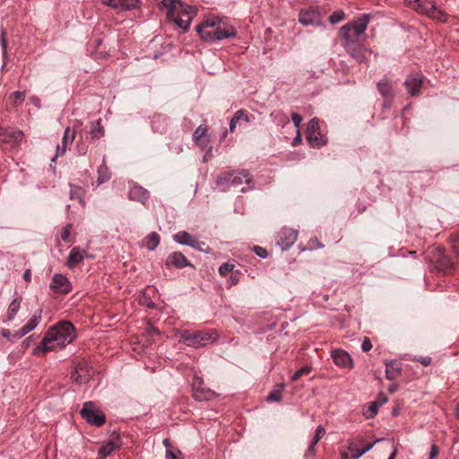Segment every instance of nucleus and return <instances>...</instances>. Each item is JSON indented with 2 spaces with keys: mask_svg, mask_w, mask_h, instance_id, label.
I'll return each instance as SVG.
<instances>
[{
  "mask_svg": "<svg viewBox=\"0 0 459 459\" xmlns=\"http://www.w3.org/2000/svg\"><path fill=\"white\" fill-rule=\"evenodd\" d=\"M173 239L179 245L188 246L196 250H202L204 242L198 241L192 235H190L187 231L181 230L178 233L174 234Z\"/></svg>",
  "mask_w": 459,
  "mask_h": 459,
  "instance_id": "nucleus-12",
  "label": "nucleus"
},
{
  "mask_svg": "<svg viewBox=\"0 0 459 459\" xmlns=\"http://www.w3.org/2000/svg\"><path fill=\"white\" fill-rule=\"evenodd\" d=\"M377 89L384 99H394L395 97L394 84L386 77L377 82Z\"/></svg>",
  "mask_w": 459,
  "mask_h": 459,
  "instance_id": "nucleus-23",
  "label": "nucleus"
},
{
  "mask_svg": "<svg viewBox=\"0 0 459 459\" xmlns=\"http://www.w3.org/2000/svg\"><path fill=\"white\" fill-rule=\"evenodd\" d=\"M71 378L76 382V383H82L83 382V379L82 378V377L78 374L77 372V369H75L74 372H72L71 374Z\"/></svg>",
  "mask_w": 459,
  "mask_h": 459,
  "instance_id": "nucleus-62",
  "label": "nucleus"
},
{
  "mask_svg": "<svg viewBox=\"0 0 459 459\" xmlns=\"http://www.w3.org/2000/svg\"><path fill=\"white\" fill-rule=\"evenodd\" d=\"M374 444L375 443H368V445H366L365 446H363V448H361L360 452H358V454L354 455V457L359 458V457H360V455H364V453L370 451V449H372Z\"/></svg>",
  "mask_w": 459,
  "mask_h": 459,
  "instance_id": "nucleus-56",
  "label": "nucleus"
},
{
  "mask_svg": "<svg viewBox=\"0 0 459 459\" xmlns=\"http://www.w3.org/2000/svg\"><path fill=\"white\" fill-rule=\"evenodd\" d=\"M402 363L397 360L385 361V377L388 380H395L401 376Z\"/></svg>",
  "mask_w": 459,
  "mask_h": 459,
  "instance_id": "nucleus-25",
  "label": "nucleus"
},
{
  "mask_svg": "<svg viewBox=\"0 0 459 459\" xmlns=\"http://www.w3.org/2000/svg\"><path fill=\"white\" fill-rule=\"evenodd\" d=\"M1 334L4 338L8 339L9 341H14L16 340L14 338V333H12L9 329H3L1 332Z\"/></svg>",
  "mask_w": 459,
  "mask_h": 459,
  "instance_id": "nucleus-58",
  "label": "nucleus"
},
{
  "mask_svg": "<svg viewBox=\"0 0 459 459\" xmlns=\"http://www.w3.org/2000/svg\"><path fill=\"white\" fill-rule=\"evenodd\" d=\"M195 30L200 38L206 42H213L236 37L235 28L225 23H223L222 27L218 26L213 30H203L202 26H196Z\"/></svg>",
  "mask_w": 459,
  "mask_h": 459,
  "instance_id": "nucleus-5",
  "label": "nucleus"
},
{
  "mask_svg": "<svg viewBox=\"0 0 459 459\" xmlns=\"http://www.w3.org/2000/svg\"><path fill=\"white\" fill-rule=\"evenodd\" d=\"M222 22V19L219 16H212L205 19L201 24H198L197 26H202L203 30L207 29H215Z\"/></svg>",
  "mask_w": 459,
  "mask_h": 459,
  "instance_id": "nucleus-34",
  "label": "nucleus"
},
{
  "mask_svg": "<svg viewBox=\"0 0 459 459\" xmlns=\"http://www.w3.org/2000/svg\"><path fill=\"white\" fill-rule=\"evenodd\" d=\"M394 104V99H384V101L382 103V108L384 109H390Z\"/></svg>",
  "mask_w": 459,
  "mask_h": 459,
  "instance_id": "nucleus-61",
  "label": "nucleus"
},
{
  "mask_svg": "<svg viewBox=\"0 0 459 459\" xmlns=\"http://www.w3.org/2000/svg\"><path fill=\"white\" fill-rule=\"evenodd\" d=\"M238 281H239V273H238V271L233 272L230 275L229 280H228V282H229L230 286L236 285L237 283H238Z\"/></svg>",
  "mask_w": 459,
  "mask_h": 459,
  "instance_id": "nucleus-51",
  "label": "nucleus"
},
{
  "mask_svg": "<svg viewBox=\"0 0 459 459\" xmlns=\"http://www.w3.org/2000/svg\"><path fill=\"white\" fill-rule=\"evenodd\" d=\"M144 334L150 338L152 335H160V332L158 328L153 326L151 323H148L146 328L144 329Z\"/></svg>",
  "mask_w": 459,
  "mask_h": 459,
  "instance_id": "nucleus-45",
  "label": "nucleus"
},
{
  "mask_svg": "<svg viewBox=\"0 0 459 459\" xmlns=\"http://www.w3.org/2000/svg\"><path fill=\"white\" fill-rule=\"evenodd\" d=\"M165 265L168 268L173 266L177 269H182L186 266L193 267V264L181 252L170 253L165 261Z\"/></svg>",
  "mask_w": 459,
  "mask_h": 459,
  "instance_id": "nucleus-14",
  "label": "nucleus"
},
{
  "mask_svg": "<svg viewBox=\"0 0 459 459\" xmlns=\"http://www.w3.org/2000/svg\"><path fill=\"white\" fill-rule=\"evenodd\" d=\"M105 130L101 126V120L98 119L95 123H91V129L90 131V135L91 139H100L104 136Z\"/></svg>",
  "mask_w": 459,
  "mask_h": 459,
  "instance_id": "nucleus-31",
  "label": "nucleus"
},
{
  "mask_svg": "<svg viewBox=\"0 0 459 459\" xmlns=\"http://www.w3.org/2000/svg\"><path fill=\"white\" fill-rule=\"evenodd\" d=\"M319 129L320 128L317 124V148H320V146L325 145V143H327L326 136H325V134H322Z\"/></svg>",
  "mask_w": 459,
  "mask_h": 459,
  "instance_id": "nucleus-50",
  "label": "nucleus"
},
{
  "mask_svg": "<svg viewBox=\"0 0 459 459\" xmlns=\"http://www.w3.org/2000/svg\"><path fill=\"white\" fill-rule=\"evenodd\" d=\"M344 18H345V13H344V11H342V10L334 11L333 13H332L328 16V20L331 24H336V22H339V21L344 20Z\"/></svg>",
  "mask_w": 459,
  "mask_h": 459,
  "instance_id": "nucleus-42",
  "label": "nucleus"
},
{
  "mask_svg": "<svg viewBox=\"0 0 459 459\" xmlns=\"http://www.w3.org/2000/svg\"><path fill=\"white\" fill-rule=\"evenodd\" d=\"M161 4L167 10V20L174 19V15L183 14L186 18H194L196 14V10L193 6L184 4L181 0H163Z\"/></svg>",
  "mask_w": 459,
  "mask_h": 459,
  "instance_id": "nucleus-6",
  "label": "nucleus"
},
{
  "mask_svg": "<svg viewBox=\"0 0 459 459\" xmlns=\"http://www.w3.org/2000/svg\"><path fill=\"white\" fill-rule=\"evenodd\" d=\"M207 131V126L201 125L195 130L193 134L194 142L202 149L206 148L209 143Z\"/></svg>",
  "mask_w": 459,
  "mask_h": 459,
  "instance_id": "nucleus-24",
  "label": "nucleus"
},
{
  "mask_svg": "<svg viewBox=\"0 0 459 459\" xmlns=\"http://www.w3.org/2000/svg\"><path fill=\"white\" fill-rule=\"evenodd\" d=\"M316 21V11L312 8L302 9L299 14V22L304 26L313 25Z\"/></svg>",
  "mask_w": 459,
  "mask_h": 459,
  "instance_id": "nucleus-27",
  "label": "nucleus"
},
{
  "mask_svg": "<svg viewBox=\"0 0 459 459\" xmlns=\"http://www.w3.org/2000/svg\"><path fill=\"white\" fill-rule=\"evenodd\" d=\"M231 186L239 187L242 193H245L254 187L251 174L247 169L234 170Z\"/></svg>",
  "mask_w": 459,
  "mask_h": 459,
  "instance_id": "nucleus-8",
  "label": "nucleus"
},
{
  "mask_svg": "<svg viewBox=\"0 0 459 459\" xmlns=\"http://www.w3.org/2000/svg\"><path fill=\"white\" fill-rule=\"evenodd\" d=\"M386 401H388V398L385 394H384V393L378 394L377 398L378 409L381 405H383V403H386Z\"/></svg>",
  "mask_w": 459,
  "mask_h": 459,
  "instance_id": "nucleus-59",
  "label": "nucleus"
},
{
  "mask_svg": "<svg viewBox=\"0 0 459 459\" xmlns=\"http://www.w3.org/2000/svg\"><path fill=\"white\" fill-rule=\"evenodd\" d=\"M20 305H21V300L18 299H14L11 302V304L9 305V307H8V311H7L8 320L11 321L14 318L15 315L19 311Z\"/></svg>",
  "mask_w": 459,
  "mask_h": 459,
  "instance_id": "nucleus-39",
  "label": "nucleus"
},
{
  "mask_svg": "<svg viewBox=\"0 0 459 459\" xmlns=\"http://www.w3.org/2000/svg\"><path fill=\"white\" fill-rule=\"evenodd\" d=\"M372 342L369 339V337H364L361 342V349L363 351H368L370 349H372Z\"/></svg>",
  "mask_w": 459,
  "mask_h": 459,
  "instance_id": "nucleus-52",
  "label": "nucleus"
},
{
  "mask_svg": "<svg viewBox=\"0 0 459 459\" xmlns=\"http://www.w3.org/2000/svg\"><path fill=\"white\" fill-rule=\"evenodd\" d=\"M0 44L3 51L4 58L7 56V40L5 39V31L4 30H1L0 34Z\"/></svg>",
  "mask_w": 459,
  "mask_h": 459,
  "instance_id": "nucleus-47",
  "label": "nucleus"
},
{
  "mask_svg": "<svg viewBox=\"0 0 459 459\" xmlns=\"http://www.w3.org/2000/svg\"><path fill=\"white\" fill-rule=\"evenodd\" d=\"M348 449H349V451H350V452H351V458H352V459H356V458H355V455H356V453H359V452H360V451H361V450H360V448H359V446H357V445H356V443H355V442H351V443H349V445H348Z\"/></svg>",
  "mask_w": 459,
  "mask_h": 459,
  "instance_id": "nucleus-54",
  "label": "nucleus"
},
{
  "mask_svg": "<svg viewBox=\"0 0 459 459\" xmlns=\"http://www.w3.org/2000/svg\"><path fill=\"white\" fill-rule=\"evenodd\" d=\"M315 446H316V436L313 437V439L311 440V442L309 444L308 454L306 455L307 457L314 456V448H315Z\"/></svg>",
  "mask_w": 459,
  "mask_h": 459,
  "instance_id": "nucleus-60",
  "label": "nucleus"
},
{
  "mask_svg": "<svg viewBox=\"0 0 459 459\" xmlns=\"http://www.w3.org/2000/svg\"><path fill=\"white\" fill-rule=\"evenodd\" d=\"M193 18L190 16L186 19H183L180 15H174V19L169 20L170 22H174L179 28H181L185 32L189 30V26Z\"/></svg>",
  "mask_w": 459,
  "mask_h": 459,
  "instance_id": "nucleus-37",
  "label": "nucleus"
},
{
  "mask_svg": "<svg viewBox=\"0 0 459 459\" xmlns=\"http://www.w3.org/2000/svg\"><path fill=\"white\" fill-rule=\"evenodd\" d=\"M409 6L419 13L426 14L431 19L446 22L447 13L437 7L434 0H407Z\"/></svg>",
  "mask_w": 459,
  "mask_h": 459,
  "instance_id": "nucleus-4",
  "label": "nucleus"
},
{
  "mask_svg": "<svg viewBox=\"0 0 459 459\" xmlns=\"http://www.w3.org/2000/svg\"><path fill=\"white\" fill-rule=\"evenodd\" d=\"M86 254L85 250H82L79 247H74L67 257L66 265L71 269L74 268L83 260Z\"/></svg>",
  "mask_w": 459,
  "mask_h": 459,
  "instance_id": "nucleus-26",
  "label": "nucleus"
},
{
  "mask_svg": "<svg viewBox=\"0 0 459 459\" xmlns=\"http://www.w3.org/2000/svg\"><path fill=\"white\" fill-rule=\"evenodd\" d=\"M41 315H42V310L38 309L32 315V316L30 318V320L27 322V324L25 325H23L18 331L14 332V338L21 339L22 337H23L24 335H26L27 333H29L30 332L34 330L38 326L39 322L41 321Z\"/></svg>",
  "mask_w": 459,
  "mask_h": 459,
  "instance_id": "nucleus-13",
  "label": "nucleus"
},
{
  "mask_svg": "<svg viewBox=\"0 0 459 459\" xmlns=\"http://www.w3.org/2000/svg\"><path fill=\"white\" fill-rule=\"evenodd\" d=\"M440 453V448L437 445H431L430 446V451H429V459H435L437 457V455Z\"/></svg>",
  "mask_w": 459,
  "mask_h": 459,
  "instance_id": "nucleus-55",
  "label": "nucleus"
},
{
  "mask_svg": "<svg viewBox=\"0 0 459 459\" xmlns=\"http://www.w3.org/2000/svg\"><path fill=\"white\" fill-rule=\"evenodd\" d=\"M313 369L312 366H305L297 370L290 377L291 381H296L301 377L308 375Z\"/></svg>",
  "mask_w": 459,
  "mask_h": 459,
  "instance_id": "nucleus-41",
  "label": "nucleus"
},
{
  "mask_svg": "<svg viewBox=\"0 0 459 459\" xmlns=\"http://www.w3.org/2000/svg\"><path fill=\"white\" fill-rule=\"evenodd\" d=\"M234 268H235V264H230V263H225L219 267V273L221 276H226L229 273H232Z\"/></svg>",
  "mask_w": 459,
  "mask_h": 459,
  "instance_id": "nucleus-44",
  "label": "nucleus"
},
{
  "mask_svg": "<svg viewBox=\"0 0 459 459\" xmlns=\"http://www.w3.org/2000/svg\"><path fill=\"white\" fill-rule=\"evenodd\" d=\"M424 76L421 74H415V75H409L405 78L403 84L407 92L411 96H419L423 84Z\"/></svg>",
  "mask_w": 459,
  "mask_h": 459,
  "instance_id": "nucleus-11",
  "label": "nucleus"
},
{
  "mask_svg": "<svg viewBox=\"0 0 459 459\" xmlns=\"http://www.w3.org/2000/svg\"><path fill=\"white\" fill-rule=\"evenodd\" d=\"M111 178V173L109 171L108 167L106 163V157H103L102 163L98 169V179L97 183L98 185H101L107 181H108Z\"/></svg>",
  "mask_w": 459,
  "mask_h": 459,
  "instance_id": "nucleus-29",
  "label": "nucleus"
},
{
  "mask_svg": "<svg viewBox=\"0 0 459 459\" xmlns=\"http://www.w3.org/2000/svg\"><path fill=\"white\" fill-rule=\"evenodd\" d=\"M163 445L166 447V459H178L176 454L169 449L170 442L168 438L163 440Z\"/></svg>",
  "mask_w": 459,
  "mask_h": 459,
  "instance_id": "nucleus-48",
  "label": "nucleus"
},
{
  "mask_svg": "<svg viewBox=\"0 0 459 459\" xmlns=\"http://www.w3.org/2000/svg\"><path fill=\"white\" fill-rule=\"evenodd\" d=\"M25 100V91H13L6 99V105L11 108H19Z\"/></svg>",
  "mask_w": 459,
  "mask_h": 459,
  "instance_id": "nucleus-28",
  "label": "nucleus"
},
{
  "mask_svg": "<svg viewBox=\"0 0 459 459\" xmlns=\"http://www.w3.org/2000/svg\"><path fill=\"white\" fill-rule=\"evenodd\" d=\"M298 231L290 228H282L276 236V244L282 251L288 250L297 240Z\"/></svg>",
  "mask_w": 459,
  "mask_h": 459,
  "instance_id": "nucleus-9",
  "label": "nucleus"
},
{
  "mask_svg": "<svg viewBox=\"0 0 459 459\" xmlns=\"http://www.w3.org/2000/svg\"><path fill=\"white\" fill-rule=\"evenodd\" d=\"M101 3L119 11L133 10L138 5V0H101Z\"/></svg>",
  "mask_w": 459,
  "mask_h": 459,
  "instance_id": "nucleus-19",
  "label": "nucleus"
},
{
  "mask_svg": "<svg viewBox=\"0 0 459 459\" xmlns=\"http://www.w3.org/2000/svg\"><path fill=\"white\" fill-rule=\"evenodd\" d=\"M179 342H184L187 346L193 348L205 346L207 343L216 341L218 337L214 330H183L179 333Z\"/></svg>",
  "mask_w": 459,
  "mask_h": 459,
  "instance_id": "nucleus-3",
  "label": "nucleus"
},
{
  "mask_svg": "<svg viewBox=\"0 0 459 459\" xmlns=\"http://www.w3.org/2000/svg\"><path fill=\"white\" fill-rule=\"evenodd\" d=\"M378 412V405L377 399L371 402L366 411H363V415L366 416L367 419H373Z\"/></svg>",
  "mask_w": 459,
  "mask_h": 459,
  "instance_id": "nucleus-40",
  "label": "nucleus"
},
{
  "mask_svg": "<svg viewBox=\"0 0 459 459\" xmlns=\"http://www.w3.org/2000/svg\"><path fill=\"white\" fill-rule=\"evenodd\" d=\"M75 337L74 325L70 321H60L47 331L39 345L35 349V353L39 351L48 352L63 349L71 343Z\"/></svg>",
  "mask_w": 459,
  "mask_h": 459,
  "instance_id": "nucleus-1",
  "label": "nucleus"
},
{
  "mask_svg": "<svg viewBox=\"0 0 459 459\" xmlns=\"http://www.w3.org/2000/svg\"><path fill=\"white\" fill-rule=\"evenodd\" d=\"M453 248L459 255V235L454 238Z\"/></svg>",
  "mask_w": 459,
  "mask_h": 459,
  "instance_id": "nucleus-64",
  "label": "nucleus"
},
{
  "mask_svg": "<svg viewBox=\"0 0 459 459\" xmlns=\"http://www.w3.org/2000/svg\"><path fill=\"white\" fill-rule=\"evenodd\" d=\"M121 446V440L119 436L115 438L104 442L99 449V456L100 459H105L109 456L113 452L119 449Z\"/></svg>",
  "mask_w": 459,
  "mask_h": 459,
  "instance_id": "nucleus-22",
  "label": "nucleus"
},
{
  "mask_svg": "<svg viewBox=\"0 0 459 459\" xmlns=\"http://www.w3.org/2000/svg\"><path fill=\"white\" fill-rule=\"evenodd\" d=\"M369 21L370 14L363 13L351 23L344 24L340 28L339 35L342 47L344 48L347 53L357 41H362V39H365V31L368 26Z\"/></svg>",
  "mask_w": 459,
  "mask_h": 459,
  "instance_id": "nucleus-2",
  "label": "nucleus"
},
{
  "mask_svg": "<svg viewBox=\"0 0 459 459\" xmlns=\"http://www.w3.org/2000/svg\"><path fill=\"white\" fill-rule=\"evenodd\" d=\"M238 119H242L246 123L250 122V118L247 115V112L244 109H239L235 112L234 116L232 117L230 122V132H233L237 126V124L238 123Z\"/></svg>",
  "mask_w": 459,
  "mask_h": 459,
  "instance_id": "nucleus-30",
  "label": "nucleus"
},
{
  "mask_svg": "<svg viewBox=\"0 0 459 459\" xmlns=\"http://www.w3.org/2000/svg\"><path fill=\"white\" fill-rule=\"evenodd\" d=\"M70 192L69 196L72 200H78L80 204H84V191L82 187L76 186L74 185H70Z\"/></svg>",
  "mask_w": 459,
  "mask_h": 459,
  "instance_id": "nucleus-36",
  "label": "nucleus"
},
{
  "mask_svg": "<svg viewBox=\"0 0 459 459\" xmlns=\"http://www.w3.org/2000/svg\"><path fill=\"white\" fill-rule=\"evenodd\" d=\"M50 288L59 294H67L72 290V284L63 274H55Z\"/></svg>",
  "mask_w": 459,
  "mask_h": 459,
  "instance_id": "nucleus-16",
  "label": "nucleus"
},
{
  "mask_svg": "<svg viewBox=\"0 0 459 459\" xmlns=\"http://www.w3.org/2000/svg\"><path fill=\"white\" fill-rule=\"evenodd\" d=\"M347 53L358 63H366L372 51L364 47L362 41H357Z\"/></svg>",
  "mask_w": 459,
  "mask_h": 459,
  "instance_id": "nucleus-15",
  "label": "nucleus"
},
{
  "mask_svg": "<svg viewBox=\"0 0 459 459\" xmlns=\"http://www.w3.org/2000/svg\"><path fill=\"white\" fill-rule=\"evenodd\" d=\"M419 361L422 365H429L432 361V358H430V356H420Z\"/></svg>",
  "mask_w": 459,
  "mask_h": 459,
  "instance_id": "nucleus-63",
  "label": "nucleus"
},
{
  "mask_svg": "<svg viewBox=\"0 0 459 459\" xmlns=\"http://www.w3.org/2000/svg\"><path fill=\"white\" fill-rule=\"evenodd\" d=\"M75 138V131L73 130L71 131L70 130V127H66L65 132H64V134H63V138H62V143L61 144H57L56 147V156L52 159V161H55L56 159L58 157V156H61V155H64L65 152H66V149L67 147L72 144V143L74 142Z\"/></svg>",
  "mask_w": 459,
  "mask_h": 459,
  "instance_id": "nucleus-18",
  "label": "nucleus"
},
{
  "mask_svg": "<svg viewBox=\"0 0 459 459\" xmlns=\"http://www.w3.org/2000/svg\"><path fill=\"white\" fill-rule=\"evenodd\" d=\"M139 302L142 304V305H144L146 306L147 307L149 308H154L155 307V303L151 299V298L149 296H147L145 293H143L141 297H140V299H139Z\"/></svg>",
  "mask_w": 459,
  "mask_h": 459,
  "instance_id": "nucleus-46",
  "label": "nucleus"
},
{
  "mask_svg": "<svg viewBox=\"0 0 459 459\" xmlns=\"http://www.w3.org/2000/svg\"><path fill=\"white\" fill-rule=\"evenodd\" d=\"M160 241V235L157 232L153 231L148 234L147 237L145 238V246L149 250L153 251L159 246Z\"/></svg>",
  "mask_w": 459,
  "mask_h": 459,
  "instance_id": "nucleus-32",
  "label": "nucleus"
},
{
  "mask_svg": "<svg viewBox=\"0 0 459 459\" xmlns=\"http://www.w3.org/2000/svg\"><path fill=\"white\" fill-rule=\"evenodd\" d=\"M232 178H233V171L224 172L217 177L216 181H215L216 186L228 187V186H231Z\"/></svg>",
  "mask_w": 459,
  "mask_h": 459,
  "instance_id": "nucleus-33",
  "label": "nucleus"
},
{
  "mask_svg": "<svg viewBox=\"0 0 459 459\" xmlns=\"http://www.w3.org/2000/svg\"><path fill=\"white\" fill-rule=\"evenodd\" d=\"M80 414L84 420L96 427H100L106 422L104 412L91 401L83 403Z\"/></svg>",
  "mask_w": 459,
  "mask_h": 459,
  "instance_id": "nucleus-7",
  "label": "nucleus"
},
{
  "mask_svg": "<svg viewBox=\"0 0 459 459\" xmlns=\"http://www.w3.org/2000/svg\"><path fill=\"white\" fill-rule=\"evenodd\" d=\"M435 266L437 271L445 274H452L455 271V265L447 255L440 254L435 262Z\"/></svg>",
  "mask_w": 459,
  "mask_h": 459,
  "instance_id": "nucleus-21",
  "label": "nucleus"
},
{
  "mask_svg": "<svg viewBox=\"0 0 459 459\" xmlns=\"http://www.w3.org/2000/svg\"><path fill=\"white\" fill-rule=\"evenodd\" d=\"M252 250L258 257L266 258L268 256L267 250L260 246H255Z\"/></svg>",
  "mask_w": 459,
  "mask_h": 459,
  "instance_id": "nucleus-49",
  "label": "nucleus"
},
{
  "mask_svg": "<svg viewBox=\"0 0 459 459\" xmlns=\"http://www.w3.org/2000/svg\"><path fill=\"white\" fill-rule=\"evenodd\" d=\"M283 389L284 385L282 384L277 385L275 388L269 393V394L266 397V401L268 403L280 402L281 400Z\"/></svg>",
  "mask_w": 459,
  "mask_h": 459,
  "instance_id": "nucleus-35",
  "label": "nucleus"
},
{
  "mask_svg": "<svg viewBox=\"0 0 459 459\" xmlns=\"http://www.w3.org/2000/svg\"><path fill=\"white\" fill-rule=\"evenodd\" d=\"M71 230H72V225L71 224H67L62 230L61 232V238L64 240V241H66L68 239V238L70 237L71 235Z\"/></svg>",
  "mask_w": 459,
  "mask_h": 459,
  "instance_id": "nucleus-53",
  "label": "nucleus"
},
{
  "mask_svg": "<svg viewBox=\"0 0 459 459\" xmlns=\"http://www.w3.org/2000/svg\"><path fill=\"white\" fill-rule=\"evenodd\" d=\"M89 145L82 140L81 136L76 143V152L79 155H85L88 152Z\"/></svg>",
  "mask_w": 459,
  "mask_h": 459,
  "instance_id": "nucleus-43",
  "label": "nucleus"
},
{
  "mask_svg": "<svg viewBox=\"0 0 459 459\" xmlns=\"http://www.w3.org/2000/svg\"><path fill=\"white\" fill-rule=\"evenodd\" d=\"M291 119H292V121L294 123V126L297 128H299L300 124H301V122H302V117L299 114L294 112V113L291 114Z\"/></svg>",
  "mask_w": 459,
  "mask_h": 459,
  "instance_id": "nucleus-57",
  "label": "nucleus"
},
{
  "mask_svg": "<svg viewBox=\"0 0 459 459\" xmlns=\"http://www.w3.org/2000/svg\"><path fill=\"white\" fill-rule=\"evenodd\" d=\"M316 126V117L309 120L307 132V140L311 147H315L316 137L313 136Z\"/></svg>",
  "mask_w": 459,
  "mask_h": 459,
  "instance_id": "nucleus-38",
  "label": "nucleus"
},
{
  "mask_svg": "<svg viewBox=\"0 0 459 459\" xmlns=\"http://www.w3.org/2000/svg\"><path fill=\"white\" fill-rule=\"evenodd\" d=\"M331 357L338 367L353 368V359L347 351L333 350L331 351Z\"/></svg>",
  "mask_w": 459,
  "mask_h": 459,
  "instance_id": "nucleus-17",
  "label": "nucleus"
},
{
  "mask_svg": "<svg viewBox=\"0 0 459 459\" xmlns=\"http://www.w3.org/2000/svg\"><path fill=\"white\" fill-rule=\"evenodd\" d=\"M193 395L196 401H211L217 396L216 393L203 385V381L195 377L192 384Z\"/></svg>",
  "mask_w": 459,
  "mask_h": 459,
  "instance_id": "nucleus-10",
  "label": "nucleus"
},
{
  "mask_svg": "<svg viewBox=\"0 0 459 459\" xmlns=\"http://www.w3.org/2000/svg\"><path fill=\"white\" fill-rule=\"evenodd\" d=\"M150 197L149 191L139 185L130 186L128 198L131 201L139 202L145 204Z\"/></svg>",
  "mask_w": 459,
  "mask_h": 459,
  "instance_id": "nucleus-20",
  "label": "nucleus"
}]
</instances>
